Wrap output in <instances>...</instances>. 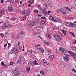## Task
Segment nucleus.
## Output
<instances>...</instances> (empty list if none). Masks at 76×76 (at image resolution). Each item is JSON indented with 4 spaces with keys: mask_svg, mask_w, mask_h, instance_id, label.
<instances>
[{
    "mask_svg": "<svg viewBox=\"0 0 76 76\" xmlns=\"http://www.w3.org/2000/svg\"><path fill=\"white\" fill-rule=\"evenodd\" d=\"M29 10H26V11H23L22 12V13L23 15H24L25 16H24L23 20H26V16H28L30 15V12Z\"/></svg>",
    "mask_w": 76,
    "mask_h": 76,
    "instance_id": "f257e3e1",
    "label": "nucleus"
},
{
    "mask_svg": "<svg viewBox=\"0 0 76 76\" xmlns=\"http://www.w3.org/2000/svg\"><path fill=\"white\" fill-rule=\"evenodd\" d=\"M65 56H66L64 57L65 60L67 63H69L70 60V59L69 57H70V55L67 54H66Z\"/></svg>",
    "mask_w": 76,
    "mask_h": 76,
    "instance_id": "f03ea898",
    "label": "nucleus"
},
{
    "mask_svg": "<svg viewBox=\"0 0 76 76\" xmlns=\"http://www.w3.org/2000/svg\"><path fill=\"white\" fill-rule=\"evenodd\" d=\"M13 72L14 73L16 76H19L20 75V73L19 71L17 69H14L13 70Z\"/></svg>",
    "mask_w": 76,
    "mask_h": 76,
    "instance_id": "7ed1b4c3",
    "label": "nucleus"
},
{
    "mask_svg": "<svg viewBox=\"0 0 76 76\" xmlns=\"http://www.w3.org/2000/svg\"><path fill=\"white\" fill-rule=\"evenodd\" d=\"M9 25V23L8 22V21L6 22L3 26L2 28L3 29L6 28Z\"/></svg>",
    "mask_w": 76,
    "mask_h": 76,
    "instance_id": "20e7f679",
    "label": "nucleus"
},
{
    "mask_svg": "<svg viewBox=\"0 0 76 76\" xmlns=\"http://www.w3.org/2000/svg\"><path fill=\"white\" fill-rule=\"evenodd\" d=\"M29 23V25H30L31 26H35V25H36L37 24V23L34 21L32 20Z\"/></svg>",
    "mask_w": 76,
    "mask_h": 76,
    "instance_id": "39448f33",
    "label": "nucleus"
},
{
    "mask_svg": "<svg viewBox=\"0 0 76 76\" xmlns=\"http://www.w3.org/2000/svg\"><path fill=\"white\" fill-rule=\"evenodd\" d=\"M68 53H71V55L72 57H73V58H74V59H76V53H73L70 51H69Z\"/></svg>",
    "mask_w": 76,
    "mask_h": 76,
    "instance_id": "423d86ee",
    "label": "nucleus"
},
{
    "mask_svg": "<svg viewBox=\"0 0 76 76\" xmlns=\"http://www.w3.org/2000/svg\"><path fill=\"white\" fill-rule=\"evenodd\" d=\"M44 4L46 7H48L50 5V1H48L44 3Z\"/></svg>",
    "mask_w": 76,
    "mask_h": 76,
    "instance_id": "0eeeda50",
    "label": "nucleus"
},
{
    "mask_svg": "<svg viewBox=\"0 0 76 76\" xmlns=\"http://www.w3.org/2000/svg\"><path fill=\"white\" fill-rule=\"evenodd\" d=\"M60 65L62 67H66V64L63 61L61 62Z\"/></svg>",
    "mask_w": 76,
    "mask_h": 76,
    "instance_id": "6e6552de",
    "label": "nucleus"
},
{
    "mask_svg": "<svg viewBox=\"0 0 76 76\" xmlns=\"http://www.w3.org/2000/svg\"><path fill=\"white\" fill-rule=\"evenodd\" d=\"M40 10L41 12H42L44 15H46L47 14V12L45 10H44V9H41Z\"/></svg>",
    "mask_w": 76,
    "mask_h": 76,
    "instance_id": "1a4fd4ad",
    "label": "nucleus"
},
{
    "mask_svg": "<svg viewBox=\"0 0 76 76\" xmlns=\"http://www.w3.org/2000/svg\"><path fill=\"white\" fill-rule=\"evenodd\" d=\"M5 11L3 10H0V17H1L4 13Z\"/></svg>",
    "mask_w": 76,
    "mask_h": 76,
    "instance_id": "9d476101",
    "label": "nucleus"
},
{
    "mask_svg": "<svg viewBox=\"0 0 76 76\" xmlns=\"http://www.w3.org/2000/svg\"><path fill=\"white\" fill-rule=\"evenodd\" d=\"M54 37L55 38H56V39H57V41H60V38H60V36L58 35H55Z\"/></svg>",
    "mask_w": 76,
    "mask_h": 76,
    "instance_id": "9b49d317",
    "label": "nucleus"
},
{
    "mask_svg": "<svg viewBox=\"0 0 76 76\" xmlns=\"http://www.w3.org/2000/svg\"><path fill=\"white\" fill-rule=\"evenodd\" d=\"M71 23L67 22V23H65V25L67 26H71Z\"/></svg>",
    "mask_w": 76,
    "mask_h": 76,
    "instance_id": "f8f14e48",
    "label": "nucleus"
},
{
    "mask_svg": "<svg viewBox=\"0 0 76 76\" xmlns=\"http://www.w3.org/2000/svg\"><path fill=\"white\" fill-rule=\"evenodd\" d=\"M8 9L9 11H10V12H11V11H13V9H12V7L10 6H9L8 7Z\"/></svg>",
    "mask_w": 76,
    "mask_h": 76,
    "instance_id": "ddd939ff",
    "label": "nucleus"
},
{
    "mask_svg": "<svg viewBox=\"0 0 76 76\" xmlns=\"http://www.w3.org/2000/svg\"><path fill=\"white\" fill-rule=\"evenodd\" d=\"M33 64L35 65H38V64L36 60H34L33 62Z\"/></svg>",
    "mask_w": 76,
    "mask_h": 76,
    "instance_id": "4468645a",
    "label": "nucleus"
},
{
    "mask_svg": "<svg viewBox=\"0 0 76 76\" xmlns=\"http://www.w3.org/2000/svg\"><path fill=\"white\" fill-rule=\"evenodd\" d=\"M61 31L63 33V34H64V36H66V31L64 30H62Z\"/></svg>",
    "mask_w": 76,
    "mask_h": 76,
    "instance_id": "2eb2a0df",
    "label": "nucleus"
},
{
    "mask_svg": "<svg viewBox=\"0 0 76 76\" xmlns=\"http://www.w3.org/2000/svg\"><path fill=\"white\" fill-rule=\"evenodd\" d=\"M49 58L50 59H51V60H53V59H54V56L53 55H50Z\"/></svg>",
    "mask_w": 76,
    "mask_h": 76,
    "instance_id": "dca6fc26",
    "label": "nucleus"
},
{
    "mask_svg": "<svg viewBox=\"0 0 76 76\" xmlns=\"http://www.w3.org/2000/svg\"><path fill=\"white\" fill-rule=\"evenodd\" d=\"M30 70V67L29 66H28L26 68V71L28 72H29Z\"/></svg>",
    "mask_w": 76,
    "mask_h": 76,
    "instance_id": "f3484780",
    "label": "nucleus"
},
{
    "mask_svg": "<svg viewBox=\"0 0 76 76\" xmlns=\"http://www.w3.org/2000/svg\"><path fill=\"white\" fill-rule=\"evenodd\" d=\"M36 47H37V49H39L40 48V45H36Z\"/></svg>",
    "mask_w": 76,
    "mask_h": 76,
    "instance_id": "a211bd4d",
    "label": "nucleus"
},
{
    "mask_svg": "<svg viewBox=\"0 0 76 76\" xmlns=\"http://www.w3.org/2000/svg\"><path fill=\"white\" fill-rule=\"evenodd\" d=\"M71 26H72V27H75L76 26V24L73 23H71Z\"/></svg>",
    "mask_w": 76,
    "mask_h": 76,
    "instance_id": "6ab92c4d",
    "label": "nucleus"
},
{
    "mask_svg": "<svg viewBox=\"0 0 76 76\" xmlns=\"http://www.w3.org/2000/svg\"><path fill=\"white\" fill-rule=\"evenodd\" d=\"M37 22H41V21H42V19H37L36 20Z\"/></svg>",
    "mask_w": 76,
    "mask_h": 76,
    "instance_id": "aec40b11",
    "label": "nucleus"
},
{
    "mask_svg": "<svg viewBox=\"0 0 76 76\" xmlns=\"http://www.w3.org/2000/svg\"><path fill=\"white\" fill-rule=\"evenodd\" d=\"M63 54H65V53H66L67 52H66V51L65 50V49H63V50H62V51L61 52Z\"/></svg>",
    "mask_w": 76,
    "mask_h": 76,
    "instance_id": "412c9836",
    "label": "nucleus"
},
{
    "mask_svg": "<svg viewBox=\"0 0 76 76\" xmlns=\"http://www.w3.org/2000/svg\"><path fill=\"white\" fill-rule=\"evenodd\" d=\"M65 8L66 9H67L68 10H69V12H70V11H71V10L68 7H65Z\"/></svg>",
    "mask_w": 76,
    "mask_h": 76,
    "instance_id": "4be33fe9",
    "label": "nucleus"
},
{
    "mask_svg": "<svg viewBox=\"0 0 76 76\" xmlns=\"http://www.w3.org/2000/svg\"><path fill=\"white\" fill-rule=\"evenodd\" d=\"M45 64L48 65V66H50V64L48 62H47L45 63Z\"/></svg>",
    "mask_w": 76,
    "mask_h": 76,
    "instance_id": "5701e85b",
    "label": "nucleus"
},
{
    "mask_svg": "<svg viewBox=\"0 0 76 76\" xmlns=\"http://www.w3.org/2000/svg\"><path fill=\"white\" fill-rule=\"evenodd\" d=\"M32 63H33V62H31L30 61L28 63V64L29 65H30V66H32Z\"/></svg>",
    "mask_w": 76,
    "mask_h": 76,
    "instance_id": "b1692460",
    "label": "nucleus"
},
{
    "mask_svg": "<svg viewBox=\"0 0 76 76\" xmlns=\"http://www.w3.org/2000/svg\"><path fill=\"white\" fill-rule=\"evenodd\" d=\"M69 33H70V34H71L72 35V36H73L74 37H75V34H73V32L70 31Z\"/></svg>",
    "mask_w": 76,
    "mask_h": 76,
    "instance_id": "393cba45",
    "label": "nucleus"
},
{
    "mask_svg": "<svg viewBox=\"0 0 76 76\" xmlns=\"http://www.w3.org/2000/svg\"><path fill=\"white\" fill-rule=\"evenodd\" d=\"M40 51L42 52V53H44V49L43 48H42L41 49H40Z\"/></svg>",
    "mask_w": 76,
    "mask_h": 76,
    "instance_id": "a878e982",
    "label": "nucleus"
},
{
    "mask_svg": "<svg viewBox=\"0 0 76 76\" xmlns=\"http://www.w3.org/2000/svg\"><path fill=\"white\" fill-rule=\"evenodd\" d=\"M40 72L41 74L42 75H44V71H41Z\"/></svg>",
    "mask_w": 76,
    "mask_h": 76,
    "instance_id": "bb28decb",
    "label": "nucleus"
},
{
    "mask_svg": "<svg viewBox=\"0 0 76 76\" xmlns=\"http://www.w3.org/2000/svg\"><path fill=\"white\" fill-rule=\"evenodd\" d=\"M57 12L58 13H59V12H62V10H61V9H58L57 10Z\"/></svg>",
    "mask_w": 76,
    "mask_h": 76,
    "instance_id": "cd10ccee",
    "label": "nucleus"
},
{
    "mask_svg": "<svg viewBox=\"0 0 76 76\" xmlns=\"http://www.w3.org/2000/svg\"><path fill=\"white\" fill-rule=\"evenodd\" d=\"M1 64L2 66H4V62L2 61L1 63Z\"/></svg>",
    "mask_w": 76,
    "mask_h": 76,
    "instance_id": "c85d7f7f",
    "label": "nucleus"
},
{
    "mask_svg": "<svg viewBox=\"0 0 76 76\" xmlns=\"http://www.w3.org/2000/svg\"><path fill=\"white\" fill-rule=\"evenodd\" d=\"M53 22H58V20L57 18H55V20H54Z\"/></svg>",
    "mask_w": 76,
    "mask_h": 76,
    "instance_id": "c756f323",
    "label": "nucleus"
},
{
    "mask_svg": "<svg viewBox=\"0 0 76 76\" xmlns=\"http://www.w3.org/2000/svg\"><path fill=\"white\" fill-rule=\"evenodd\" d=\"M42 61H43L44 63V64H45V63H46L47 62L46 60L45 59H42Z\"/></svg>",
    "mask_w": 76,
    "mask_h": 76,
    "instance_id": "7c9ffc66",
    "label": "nucleus"
},
{
    "mask_svg": "<svg viewBox=\"0 0 76 76\" xmlns=\"http://www.w3.org/2000/svg\"><path fill=\"white\" fill-rule=\"evenodd\" d=\"M41 19H44V20H45L46 21V18H45L44 17H41Z\"/></svg>",
    "mask_w": 76,
    "mask_h": 76,
    "instance_id": "2f4dec72",
    "label": "nucleus"
},
{
    "mask_svg": "<svg viewBox=\"0 0 76 76\" xmlns=\"http://www.w3.org/2000/svg\"><path fill=\"white\" fill-rule=\"evenodd\" d=\"M34 12L36 13H38V10H34Z\"/></svg>",
    "mask_w": 76,
    "mask_h": 76,
    "instance_id": "473e14b6",
    "label": "nucleus"
},
{
    "mask_svg": "<svg viewBox=\"0 0 76 76\" xmlns=\"http://www.w3.org/2000/svg\"><path fill=\"white\" fill-rule=\"evenodd\" d=\"M15 53L16 54H17L18 53V50L16 49H15Z\"/></svg>",
    "mask_w": 76,
    "mask_h": 76,
    "instance_id": "72a5a7b5",
    "label": "nucleus"
},
{
    "mask_svg": "<svg viewBox=\"0 0 76 76\" xmlns=\"http://www.w3.org/2000/svg\"><path fill=\"white\" fill-rule=\"evenodd\" d=\"M44 43L45 45H47L49 44V43H48V42H45Z\"/></svg>",
    "mask_w": 76,
    "mask_h": 76,
    "instance_id": "f704fd0d",
    "label": "nucleus"
},
{
    "mask_svg": "<svg viewBox=\"0 0 76 76\" xmlns=\"http://www.w3.org/2000/svg\"><path fill=\"white\" fill-rule=\"evenodd\" d=\"M40 23H42L44 24L45 23V21H44V20H42V21H41Z\"/></svg>",
    "mask_w": 76,
    "mask_h": 76,
    "instance_id": "c9c22d12",
    "label": "nucleus"
},
{
    "mask_svg": "<svg viewBox=\"0 0 76 76\" xmlns=\"http://www.w3.org/2000/svg\"><path fill=\"white\" fill-rule=\"evenodd\" d=\"M15 19H16V18L15 17H14L11 20L12 21L15 20Z\"/></svg>",
    "mask_w": 76,
    "mask_h": 76,
    "instance_id": "e433bc0d",
    "label": "nucleus"
},
{
    "mask_svg": "<svg viewBox=\"0 0 76 76\" xmlns=\"http://www.w3.org/2000/svg\"><path fill=\"white\" fill-rule=\"evenodd\" d=\"M18 61H20V62H21V61H22V58H19V59L18 60Z\"/></svg>",
    "mask_w": 76,
    "mask_h": 76,
    "instance_id": "4c0bfd02",
    "label": "nucleus"
},
{
    "mask_svg": "<svg viewBox=\"0 0 76 76\" xmlns=\"http://www.w3.org/2000/svg\"><path fill=\"white\" fill-rule=\"evenodd\" d=\"M34 2V0H32V1H30V4H33V3Z\"/></svg>",
    "mask_w": 76,
    "mask_h": 76,
    "instance_id": "58836bf2",
    "label": "nucleus"
},
{
    "mask_svg": "<svg viewBox=\"0 0 76 76\" xmlns=\"http://www.w3.org/2000/svg\"><path fill=\"white\" fill-rule=\"evenodd\" d=\"M11 3H13V0H8Z\"/></svg>",
    "mask_w": 76,
    "mask_h": 76,
    "instance_id": "ea45409f",
    "label": "nucleus"
},
{
    "mask_svg": "<svg viewBox=\"0 0 76 76\" xmlns=\"http://www.w3.org/2000/svg\"><path fill=\"white\" fill-rule=\"evenodd\" d=\"M59 50L60 51H61V52H62L63 50V49H62V48H59Z\"/></svg>",
    "mask_w": 76,
    "mask_h": 76,
    "instance_id": "a19ab883",
    "label": "nucleus"
},
{
    "mask_svg": "<svg viewBox=\"0 0 76 76\" xmlns=\"http://www.w3.org/2000/svg\"><path fill=\"white\" fill-rule=\"evenodd\" d=\"M50 17H51L50 18V17H49V19L50 20H52V19H53V17L52 16L51 17V16Z\"/></svg>",
    "mask_w": 76,
    "mask_h": 76,
    "instance_id": "79ce46f5",
    "label": "nucleus"
},
{
    "mask_svg": "<svg viewBox=\"0 0 76 76\" xmlns=\"http://www.w3.org/2000/svg\"><path fill=\"white\" fill-rule=\"evenodd\" d=\"M20 34H21V35H23V32L22 31H21L20 32Z\"/></svg>",
    "mask_w": 76,
    "mask_h": 76,
    "instance_id": "37998d69",
    "label": "nucleus"
},
{
    "mask_svg": "<svg viewBox=\"0 0 76 76\" xmlns=\"http://www.w3.org/2000/svg\"><path fill=\"white\" fill-rule=\"evenodd\" d=\"M24 50H25V48H24V46H23V50L22 51H24Z\"/></svg>",
    "mask_w": 76,
    "mask_h": 76,
    "instance_id": "c03bdc74",
    "label": "nucleus"
},
{
    "mask_svg": "<svg viewBox=\"0 0 76 76\" xmlns=\"http://www.w3.org/2000/svg\"><path fill=\"white\" fill-rule=\"evenodd\" d=\"M48 38H49V39H50V38H51V37L50 35H48Z\"/></svg>",
    "mask_w": 76,
    "mask_h": 76,
    "instance_id": "a18cd8bd",
    "label": "nucleus"
},
{
    "mask_svg": "<svg viewBox=\"0 0 76 76\" xmlns=\"http://www.w3.org/2000/svg\"><path fill=\"white\" fill-rule=\"evenodd\" d=\"M55 18H54V17H53V18H52V21H53V22H54V20Z\"/></svg>",
    "mask_w": 76,
    "mask_h": 76,
    "instance_id": "49530a36",
    "label": "nucleus"
},
{
    "mask_svg": "<svg viewBox=\"0 0 76 76\" xmlns=\"http://www.w3.org/2000/svg\"><path fill=\"white\" fill-rule=\"evenodd\" d=\"M3 67H7V65L6 64H4V66H3Z\"/></svg>",
    "mask_w": 76,
    "mask_h": 76,
    "instance_id": "de8ad7c7",
    "label": "nucleus"
},
{
    "mask_svg": "<svg viewBox=\"0 0 76 76\" xmlns=\"http://www.w3.org/2000/svg\"><path fill=\"white\" fill-rule=\"evenodd\" d=\"M2 72H3V70L0 69V73H2Z\"/></svg>",
    "mask_w": 76,
    "mask_h": 76,
    "instance_id": "09e8293b",
    "label": "nucleus"
},
{
    "mask_svg": "<svg viewBox=\"0 0 76 76\" xmlns=\"http://www.w3.org/2000/svg\"><path fill=\"white\" fill-rule=\"evenodd\" d=\"M16 50V49L15 48H13V49L12 50V51H15V50Z\"/></svg>",
    "mask_w": 76,
    "mask_h": 76,
    "instance_id": "8fccbe9b",
    "label": "nucleus"
},
{
    "mask_svg": "<svg viewBox=\"0 0 76 76\" xmlns=\"http://www.w3.org/2000/svg\"><path fill=\"white\" fill-rule=\"evenodd\" d=\"M9 17H8L7 18V20L8 21H9Z\"/></svg>",
    "mask_w": 76,
    "mask_h": 76,
    "instance_id": "3c124183",
    "label": "nucleus"
},
{
    "mask_svg": "<svg viewBox=\"0 0 76 76\" xmlns=\"http://www.w3.org/2000/svg\"><path fill=\"white\" fill-rule=\"evenodd\" d=\"M7 45V43H6L4 45V47H6Z\"/></svg>",
    "mask_w": 76,
    "mask_h": 76,
    "instance_id": "603ef678",
    "label": "nucleus"
},
{
    "mask_svg": "<svg viewBox=\"0 0 76 76\" xmlns=\"http://www.w3.org/2000/svg\"><path fill=\"white\" fill-rule=\"evenodd\" d=\"M75 47L73 46L72 47V48L73 49V50H75Z\"/></svg>",
    "mask_w": 76,
    "mask_h": 76,
    "instance_id": "864d4df0",
    "label": "nucleus"
},
{
    "mask_svg": "<svg viewBox=\"0 0 76 76\" xmlns=\"http://www.w3.org/2000/svg\"><path fill=\"white\" fill-rule=\"evenodd\" d=\"M13 63H14V62H11L10 63V65H12L13 64Z\"/></svg>",
    "mask_w": 76,
    "mask_h": 76,
    "instance_id": "5fc2aeb1",
    "label": "nucleus"
},
{
    "mask_svg": "<svg viewBox=\"0 0 76 76\" xmlns=\"http://www.w3.org/2000/svg\"><path fill=\"white\" fill-rule=\"evenodd\" d=\"M18 64H20V63H21V62H20V61H18L17 62Z\"/></svg>",
    "mask_w": 76,
    "mask_h": 76,
    "instance_id": "6e6d98bb",
    "label": "nucleus"
},
{
    "mask_svg": "<svg viewBox=\"0 0 76 76\" xmlns=\"http://www.w3.org/2000/svg\"><path fill=\"white\" fill-rule=\"evenodd\" d=\"M58 20H59V22H62L61 20V19H59Z\"/></svg>",
    "mask_w": 76,
    "mask_h": 76,
    "instance_id": "4d7b16f0",
    "label": "nucleus"
},
{
    "mask_svg": "<svg viewBox=\"0 0 76 76\" xmlns=\"http://www.w3.org/2000/svg\"><path fill=\"white\" fill-rule=\"evenodd\" d=\"M13 53V51H12V50H11L10 52V54H12V53Z\"/></svg>",
    "mask_w": 76,
    "mask_h": 76,
    "instance_id": "13d9d810",
    "label": "nucleus"
},
{
    "mask_svg": "<svg viewBox=\"0 0 76 76\" xmlns=\"http://www.w3.org/2000/svg\"><path fill=\"white\" fill-rule=\"evenodd\" d=\"M8 45L9 46H12V44L11 43L8 44Z\"/></svg>",
    "mask_w": 76,
    "mask_h": 76,
    "instance_id": "bf43d9fd",
    "label": "nucleus"
},
{
    "mask_svg": "<svg viewBox=\"0 0 76 76\" xmlns=\"http://www.w3.org/2000/svg\"><path fill=\"white\" fill-rule=\"evenodd\" d=\"M75 69H72V72H75Z\"/></svg>",
    "mask_w": 76,
    "mask_h": 76,
    "instance_id": "052dcab7",
    "label": "nucleus"
},
{
    "mask_svg": "<svg viewBox=\"0 0 76 76\" xmlns=\"http://www.w3.org/2000/svg\"><path fill=\"white\" fill-rule=\"evenodd\" d=\"M51 13V12L50 11H48V14H50V13Z\"/></svg>",
    "mask_w": 76,
    "mask_h": 76,
    "instance_id": "680f3d73",
    "label": "nucleus"
},
{
    "mask_svg": "<svg viewBox=\"0 0 76 76\" xmlns=\"http://www.w3.org/2000/svg\"><path fill=\"white\" fill-rule=\"evenodd\" d=\"M34 52L35 53H38V51H37V50L34 51Z\"/></svg>",
    "mask_w": 76,
    "mask_h": 76,
    "instance_id": "e2e57ef3",
    "label": "nucleus"
},
{
    "mask_svg": "<svg viewBox=\"0 0 76 76\" xmlns=\"http://www.w3.org/2000/svg\"><path fill=\"white\" fill-rule=\"evenodd\" d=\"M38 16L39 17H41V14H39L38 15Z\"/></svg>",
    "mask_w": 76,
    "mask_h": 76,
    "instance_id": "0e129e2a",
    "label": "nucleus"
},
{
    "mask_svg": "<svg viewBox=\"0 0 76 76\" xmlns=\"http://www.w3.org/2000/svg\"><path fill=\"white\" fill-rule=\"evenodd\" d=\"M3 0H1V3H3Z\"/></svg>",
    "mask_w": 76,
    "mask_h": 76,
    "instance_id": "69168bd1",
    "label": "nucleus"
},
{
    "mask_svg": "<svg viewBox=\"0 0 76 76\" xmlns=\"http://www.w3.org/2000/svg\"><path fill=\"white\" fill-rule=\"evenodd\" d=\"M19 0H18L16 2H17V3H19Z\"/></svg>",
    "mask_w": 76,
    "mask_h": 76,
    "instance_id": "338daca9",
    "label": "nucleus"
},
{
    "mask_svg": "<svg viewBox=\"0 0 76 76\" xmlns=\"http://www.w3.org/2000/svg\"><path fill=\"white\" fill-rule=\"evenodd\" d=\"M29 51L30 53H32V52H33L32 50H30Z\"/></svg>",
    "mask_w": 76,
    "mask_h": 76,
    "instance_id": "774afa93",
    "label": "nucleus"
}]
</instances>
